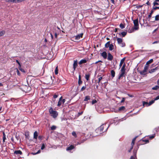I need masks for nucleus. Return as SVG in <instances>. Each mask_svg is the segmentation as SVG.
Instances as JSON below:
<instances>
[{"mask_svg": "<svg viewBox=\"0 0 159 159\" xmlns=\"http://www.w3.org/2000/svg\"><path fill=\"white\" fill-rule=\"evenodd\" d=\"M125 63H124L122 67L121 68V69L120 70V71L125 72Z\"/></svg>", "mask_w": 159, "mask_h": 159, "instance_id": "5701e85b", "label": "nucleus"}, {"mask_svg": "<svg viewBox=\"0 0 159 159\" xmlns=\"http://www.w3.org/2000/svg\"><path fill=\"white\" fill-rule=\"evenodd\" d=\"M77 66V60H74V63L73 64V68L74 70H75L76 67Z\"/></svg>", "mask_w": 159, "mask_h": 159, "instance_id": "f8f14e48", "label": "nucleus"}, {"mask_svg": "<svg viewBox=\"0 0 159 159\" xmlns=\"http://www.w3.org/2000/svg\"><path fill=\"white\" fill-rule=\"evenodd\" d=\"M86 88V85H85V86H83L82 87L81 89H80V91H84V90H85V89Z\"/></svg>", "mask_w": 159, "mask_h": 159, "instance_id": "a19ab883", "label": "nucleus"}, {"mask_svg": "<svg viewBox=\"0 0 159 159\" xmlns=\"http://www.w3.org/2000/svg\"><path fill=\"white\" fill-rule=\"evenodd\" d=\"M133 146H131V147L130 148V149L128 150L129 152H130L131 151V150L133 148Z\"/></svg>", "mask_w": 159, "mask_h": 159, "instance_id": "0e129e2a", "label": "nucleus"}, {"mask_svg": "<svg viewBox=\"0 0 159 159\" xmlns=\"http://www.w3.org/2000/svg\"><path fill=\"white\" fill-rule=\"evenodd\" d=\"M56 128V127L55 125H52L51 127V129L52 130H55Z\"/></svg>", "mask_w": 159, "mask_h": 159, "instance_id": "37998d69", "label": "nucleus"}, {"mask_svg": "<svg viewBox=\"0 0 159 159\" xmlns=\"http://www.w3.org/2000/svg\"><path fill=\"white\" fill-rule=\"evenodd\" d=\"M159 20V15H157L155 16V20L152 21V22H154L155 21H158Z\"/></svg>", "mask_w": 159, "mask_h": 159, "instance_id": "2f4dec72", "label": "nucleus"}, {"mask_svg": "<svg viewBox=\"0 0 159 159\" xmlns=\"http://www.w3.org/2000/svg\"><path fill=\"white\" fill-rule=\"evenodd\" d=\"M134 30H135L134 29V27L132 28L131 29H129L128 30V32L129 33H131L133 32L134 31Z\"/></svg>", "mask_w": 159, "mask_h": 159, "instance_id": "72a5a7b5", "label": "nucleus"}, {"mask_svg": "<svg viewBox=\"0 0 159 159\" xmlns=\"http://www.w3.org/2000/svg\"><path fill=\"white\" fill-rule=\"evenodd\" d=\"M118 30L119 31H120L121 30L118 28H115V32H117L118 31Z\"/></svg>", "mask_w": 159, "mask_h": 159, "instance_id": "bf43d9fd", "label": "nucleus"}, {"mask_svg": "<svg viewBox=\"0 0 159 159\" xmlns=\"http://www.w3.org/2000/svg\"><path fill=\"white\" fill-rule=\"evenodd\" d=\"M125 109V108L124 106H122L119 108V111H124Z\"/></svg>", "mask_w": 159, "mask_h": 159, "instance_id": "c9c22d12", "label": "nucleus"}, {"mask_svg": "<svg viewBox=\"0 0 159 159\" xmlns=\"http://www.w3.org/2000/svg\"><path fill=\"white\" fill-rule=\"evenodd\" d=\"M117 41L119 44L122 47H124L125 46V43L123 42V39L119 38H117Z\"/></svg>", "mask_w": 159, "mask_h": 159, "instance_id": "20e7f679", "label": "nucleus"}, {"mask_svg": "<svg viewBox=\"0 0 159 159\" xmlns=\"http://www.w3.org/2000/svg\"><path fill=\"white\" fill-rule=\"evenodd\" d=\"M109 127V126L107 127L106 125V124H103L101 125L99 127H98L99 129L102 131V133L104 132L107 131V129Z\"/></svg>", "mask_w": 159, "mask_h": 159, "instance_id": "7ed1b4c3", "label": "nucleus"}, {"mask_svg": "<svg viewBox=\"0 0 159 159\" xmlns=\"http://www.w3.org/2000/svg\"><path fill=\"white\" fill-rule=\"evenodd\" d=\"M113 58V57L112 55L110 53H109L108 54L107 60L109 61H111Z\"/></svg>", "mask_w": 159, "mask_h": 159, "instance_id": "9b49d317", "label": "nucleus"}, {"mask_svg": "<svg viewBox=\"0 0 159 159\" xmlns=\"http://www.w3.org/2000/svg\"><path fill=\"white\" fill-rule=\"evenodd\" d=\"M125 57H124L123 58L121 59L120 60V61L119 64V66L120 67L122 65L123 63L124 62L125 60Z\"/></svg>", "mask_w": 159, "mask_h": 159, "instance_id": "a211bd4d", "label": "nucleus"}, {"mask_svg": "<svg viewBox=\"0 0 159 159\" xmlns=\"http://www.w3.org/2000/svg\"><path fill=\"white\" fill-rule=\"evenodd\" d=\"M97 102V101L96 99H94L91 102L92 104L93 105L94 104L96 103Z\"/></svg>", "mask_w": 159, "mask_h": 159, "instance_id": "8fccbe9b", "label": "nucleus"}, {"mask_svg": "<svg viewBox=\"0 0 159 159\" xmlns=\"http://www.w3.org/2000/svg\"><path fill=\"white\" fill-rule=\"evenodd\" d=\"M87 60L86 59H82L79 61V65H81L82 64L85 63L87 62Z\"/></svg>", "mask_w": 159, "mask_h": 159, "instance_id": "f3484780", "label": "nucleus"}, {"mask_svg": "<svg viewBox=\"0 0 159 159\" xmlns=\"http://www.w3.org/2000/svg\"><path fill=\"white\" fill-rule=\"evenodd\" d=\"M155 136V134L149 136V138L150 139H152L154 138Z\"/></svg>", "mask_w": 159, "mask_h": 159, "instance_id": "6e6d98bb", "label": "nucleus"}, {"mask_svg": "<svg viewBox=\"0 0 159 159\" xmlns=\"http://www.w3.org/2000/svg\"><path fill=\"white\" fill-rule=\"evenodd\" d=\"M55 73L56 75H57L58 73V69L57 66L55 68Z\"/></svg>", "mask_w": 159, "mask_h": 159, "instance_id": "c03bdc74", "label": "nucleus"}, {"mask_svg": "<svg viewBox=\"0 0 159 159\" xmlns=\"http://www.w3.org/2000/svg\"><path fill=\"white\" fill-rule=\"evenodd\" d=\"M153 53L154 54H157V53H159V51H156L154 52Z\"/></svg>", "mask_w": 159, "mask_h": 159, "instance_id": "e2e57ef3", "label": "nucleus"}, {"mask_svg": "<svg viewBox=\"0 0 159 159\" xmlns=\"http://www.w3.org/2000/svg\"><path fill=\"white\" fill-rule=\"evenodd\" d=\"M125 72L121 71V73L119 75L118 80H120L122 77H125Z\"/></svg>", "mask_w": 159, "mask_h": 159, "instance_id": "0eeeda50", "label": "nucleus"}, {"mask_svg": "<svg viewBox=\"0 0 159 159\" xmlns=\"http://www.w3.org/2000/svg\"><path fill=\"white\" fill-rule=\"evenodd\" d=\"M120 27L122 29H124L125 27V25L122 23H121L120 25Z\"/></svg>", "mask_w": 159, "mask_h": 159, "instance_id": "09e8293b", "label": "nucleus"}, {"mask_svg": "<svg viewBox=\"0 0 159 159\" xmlns=\"http://www.w3.org/2000/svg\"><path fill=\"white\" fill-rule=\"evenodd\" d=\"M147 72V71L144 70H143L142 71H141L140 72V73L141 75H145L146 74V73Z\"/></svg>", "mask_w": 159, "mask_h": 159, "instance_id": "473e14b6", "label": "nucleus"}, {"mask_svg": "<svg viewBox=\"0 0 159 159\" xmlns=\"http://www.w3.org/2000/svg\"><path fill=\"white\" fill-rule=\"evenodd\" d=\"M14 153L16 154H20V155H22V152L20 150L15 151L14 152Z\"/></svg>", "mask_w": 159, "mask_h": 159, "instance_id": "412c9836", "label": "nucleus"}, {"mask_svg": "<svg viewBox=\"0 0 159 159\" xmlns=\"http://www.w3.org/2000/svg\"><path fill=\"white\" fill-rule=\"evenodd\" d=\"M148 102L143 101V106L146 105V106H147V105H148Z\"/></svg>", "mask_w": 159, "mask_h": 159, "instance_id": "49530a36", "label": "nucleus"}, {"mask_svg": "<svg viewBox=\"0 0 159 159\" xmlns=\"http://www.w3.org/2000/svg\"><path fill=\"white\" fill-rule=\"evenodd\" d=\"M3 142L4 143L5 141V140L6 139V136L4 132H3Z\"/></svg>", "mask_w": 159, "mask_h": 159, "instance_id": "c85d7f7f", "label": "nucleus"}, {"mask_svg": "<svg viewBox=\"0 0 159 159\" xmlns=\"http://www.w3.org/2000/svg\"><path fill=\"white\" fill-rule=\"evenodd\" d=\"M72 135L74 136L75 138L77 137V135L75 132L73 131L72 133Z\"/></svg>", "mask_w": 159, "mask_h": 159, "instance_id": "ea45409f", "label": "nucleus"}, {"mask_svg": "<svg viewBox=\"0 0 159 159\" xmlns=\"http://www.w3.org/2000/svg\"><path fill=\"white\" fill-rule=\"evenodd\" d=\"M62 98V96H61L59 98V100L58 102L57 106L58 107H60L61 106L62 104H63V103H62V101L61 99Z\"/></svg>", "mask_w": 159, "mask_h": 159, "instance_id": "2eb2a0df", "label": "nucleus"}, {"mask_svg": "<svg viewBox=\"0 0 159 159\" xmlns=\"http://www.w3.org/2000/svg\"><path fill=\"white\" fill-rule=\"evenodd\" d=\"M40 152H41L40 150H39L36 153L32 152V154H33V155H36V154H38L40 153Z\"/></svg>", "mask_w": 159, "mask_h": 159, "instance_id": "a18cd8bd", "label": "nucleus"}, {"mask_svg": "<svg viewBox=\"0 0 159 159\" xmlns=\"http://www.w3.org/2000/svg\"><path fill=\"white\" fill-rule=\"evenodd\" d=\"M148 6H150L151 5L150 3L148 1L146 3Z\"/></svg>", "mask_w": 159, "mask_h": 159, "instance_id": "69168bd1", "label": "nucleus"}, {"mask_svg": "<svg viewBox=\"0 0 159 159\" xmlns=\"http://www.w3.org/2000/svg\"><path fill=\"white\" fill-rule=\"evenodd\" d=\"M111 76L112 78H113L115 76V72L114 70H112L111 71Z\"/></svg>", "mask_w": 159, "mask_h": 159, "instance_id": "a878e982", "label": "nucleus"}, {"mask_svg": "<svg viewBox=\"0 0 159 159\" xmlns=\"http://www.w3.org/2000/svg\"><path fill=\"white\" fill-rule=\"evenodd\" d=\"M75 148V146L73 145H71L70 146L67 147L66 148V150L67 151H69L70 150H71Z\"/></svg>", "mask_w": 159, "mask_h": 159, "instance_id": "9d476101", "label": "nucleus"}, {"mask_svg": "<svg viewBox=\"0 0 159 159\" xmlns=\"http://www.w3.org/2000/svg\"><path fill=\"white\" fill-rule=\"evenodd\" d=\"M95 133H96L95 134V136H97L102 134V131H101V130L99 129V128H98L95 130Z\"/></svg>", "mask_w": 159, "mask_h": 159, "instance_id": "423d86ee", "label": "nucleus"}, {"mask_svg": "<svg viewBox=\"0 0 159 159\" xmlns=\"http://www.w3.org/2000/svg\"><path fill=\"white\" fill-rule=\"evenodd\" d=\"M16 139H17V141H18L19 139H20V137H19V135H16Z\"/></svg>", "mask_w": 159, "mask_h": 159, "instance_id": "13d9d810", "label": "nucleus"}, {"mask_svg": "<svg viewBox=\"0 0 159 159\" xmlns=\"http://www.w3.org/2000/svg\"><path fill=\"white\" fill-rule=\"evenodd\" d=\"M38 136V132L37 131L34 132V138L35 139H37Z\"/></svg>", "mask_w": 159, "mask_h": 159, "instance_id": "b1692460", "label": "nucleus"}, {"mask_svg": "<svg viewBox=\"0 0 159 159\" xmlns=\"http://www.w3.org/2000/svg\"><path fill=\"white\" fill-rule=\"evenodd\" d=\"M102 77H100L98 78V83L99 84V83L100 82L101 80H102Z\"/></svg>", "mask_w": 159, "mask_h": 159, "instance_id": "603ef678", "label": "nucleus"}, {"mask_svg": "<svg viewBox=\"0 0 159 159\" xmlns=\"http://www.w3.org/2000/svg\"><path fill=\"white\" fill-rule=\"evenodd\" d=\"M5 33V31L4 30H2L0 31V36L3 35Z\"/></svg>", "mask_w": 159, "mask_h": 159, "instance_id": "e433bc0d", "label": "nucleus"}, {"mask_svg": "<svg viewBox=\"0 0 159 159\" xmlns=\"http://www.w3.org/2000/svg\"><path fill=\"white\" fill-rule=\"evenodd\" d=\"M153 61V59H151L147 62L146 65H148L152 63Z\"/></svg>", "mask_w": 159, "mask_h": 159, "instance_id": "7c9ffc66", "label": "nucleus"}, {"mask_svg": "<svg viewBox=\"0 0 159 159\" xmlns=\"http://www.w3.org/2000/svg\"><path fill=\"white\" fill-rule=\"evenodd\" d=\"M45 147V144L44 143H43L42 144L41 147V150H43V149Z\"/></svg>", "mask_w": 159, "mask_h": 159, "instance_id": "5fc2aeb1", "label": "nucleus"}, {"mask_svg": "<svg viewBox=\"0 0 159 159\" xmlns=\"http://www.w3.org/2000/svg\"><path fill=\"white\" fill-rule=\"evenodd\" d=\"M159 89V86L158 85H156L155 86L152 88V89L153 90H156Z\"/></svg>", "mask_w": 159, "mask_h": 159, "instance_id": "4c0bfd02", "label": "nucleus"}, {"mask_svg": "<svg viewBox=\"0 0 159 159\" xmlns=\"http://www.w3.org/2000/svg\"><path fill=\"white\" fill-rule=\"evenodd\" d=\"M38 139L40 140H41L43 139V136L41 135L39 136Z\"/></svg>", "mask_w": 159, "mask_h": 159, "instance_id": "680f3d73", "label": "nucleus"}, {"mask_svg": "<svg viewBox=\"0 0 159 159\" xmlns=\"http://www.w3.org/2000/svg\"><path fill=\"white\" fill-rule=\"evenodd\" d=\"M148 66H147V65H146L145 66L144 68V70L147 71L148 70Z\"/></svg>", "mask_w": 159, "mask_h": 159, "instance_id": "3c124183", "label": "nucleus"}, {"mask_svg": "<svg viewBox=\"0 0 159 159\" xmlns=\"http://www.w3.org/2000/svg\"><path fill=\"white\" fill-rule=\"evenodd\" d=\"M133 23L134 25V27L135 30H138L139 29V25L138 19L134 20Z\"/></svg>", "mask_w": 159, "mask_h": 159, "instance_id": "39448f33", "label": "nucleus"}, {"mask_svg": "<svg viewBox=\"0 0 159 159\" xmlns=\"http://www.w3.org/2000/svg\"><path fill=\"white\" fill-rule=\"evenodd\" d=\"M90 75L89 74H86L85 75V78L87 81L89 80Z\"/></svg>", "mask_w": 159, "mask_h": 159, "instance_id": "393cba45", "label": "nucleus"}, {"mask_svg": "<svg viewBox=\"0 0 159 159\" xmlns=\"http://www.w3.org/2000/svg\"><path fill=\"white\" fill-rule=\"evenodd\" d=\"M138 137V136H136L133 139V140H132V142L131 144V146H134V143H135V141L136 138Z\"/></svg>", "mask_w": 159, "mask_h": 159, "instance_id": "aec40b11", "label": "nucleus"}, {"mask_svg": "<svg viewBox=\"0 0 159 159\" xmlns=\"http://www.w3.org/2000/svg\"><path fill=\"white\" fill-rule=\"evenodd\" d=\"M15 70H16V73H17V75L19 76H20V73L18 70L17 68H16Z\"/></svg>", "mask_w": 159, "mask_h": 159, "instance_id": "58836bf2", "label": "nucleus"}, {"mask_svg": "<svg viewBox=\"0 0 159 159\" xmlns=\"http://www.w3.org/2000/svg\"><path fill=\"white\" fill-rule=\"evenodd\" d=\"M154 11L152 9L151 11V12L148 15V17L147 18V19L149 21H150V19L152 17V15L154 12Z\"/></svg>", "mask_w": 159, "mask_h": 159, "instance_id": "6e6552de", "label": "nucleus"}, {"mask_svg": "<svg viewBox=\"0 0 159 159\" xmlns=\"http://www.w3.org/2000/svg\"><path fill=\"white\" fill-rule=\"evenodd\" d=\"M159 9V7H154L153 6L152 7V9L154 11L156 10L157 9Z\"/></svg>", "mask_w": 159, "mask_h": 159, "instance_id": "79ce46f5", "label": "nucleus"}, {"mask_svg": "<svg viewBox=\"0 0 159 159\" xmlns=\"http://www.w3.org/2000/svg\"><path fill=\"white\" fill-rule=\"evenodd\" d=\"M149 141L148 139H141L139 143L137 144V148L136 149H135V148L134 149V151H133V153L134 155V156H136V153L137 151V149H138L139 148V146L142 145H143L145 144L146 143H149Z\"/></svg>", "mask_w": 159, "mask_h": 159, "instance_id": "f257e3e1", "label": "nucleus"}, {"mask_svg": "<svg viewBox=\"0 0 159 159\" xmlns=\"http://www.w3.org/2000/svg\"><path fill=\"white\" fill-rule=\"evenodd\" d=\"M49 112L51 116L54 118H56L58 116V113L56 111H54L52 107H51Z\"/></svg>", "mask_w": 159, "mask_h": 159, "instance_id": "f03ea898", "label": "nucleus"}, {"mask_svg": "<svg viewBox=\"0 0 159 159\" xmlns=\"http://www.w3.org/2000/svg\"><path fill=\"white\" fill-rule=\"evenodd\" d=\"M7 2L15 3L17 2V0H8Z\"/></svg>", "mask_w": 159, "mask_h": 159, "instance_id": "de8ad7c7", "label": "nucleus"}, {"mask_svg": "<svg viewBox=\"0 0 159 159\" xmlns=\"http://www.w3.org/2000/svg\"><path fill=\"white\" fill-rule=\"evenodd\" d=\"M83 82L81 80V76L80 75L79 76V79L78 81V84L79 85H80Z\"/></svg>", "mask_w": 159, "mask_h": 159, "instance_id": "dca6fc26", "label": "nucleus"}, {"mask_svg": "<svg viewBox=\"0 0 159 159\" xmlns=\"http://www.w3.org/2000/svg\"><path fill=\"white\" fill-rule=\"evenodd\" d=\"M159 0H155L153 2V6H155L156 5H159Z\"/></svg>", "mask_w": 159, "mask_h": 159, "instance_id": "6ab92c4d", "label": "nucleus"}, {"mask_svg": "<svg viewBox=\"0 0 159 159\" xmlns=\"http://www.w3.org/2000/svg\"><path fill=\"white\" fill-rule=\"evenodd\" d=\"M90 99V97L89 96H86L85 97V98L84 99V101H87Z\"/></svg>", "mask_w": 159, "mask_h": 159, "instance_id": "cd10ccee", "label": "nucleus"}, {"mask_svg": "<svg viewBox=\"0 0 159 159\" xmlns=\"http://www.w3.org/2000/svg\"><path fill=\"white\" fill-rule=\"evenodd\" d=\"M159 43V41H155L153 42L152 43V44H154L157 43Z\"/></svg>", "mask_w": 159, "mask_h": 159, "instance_id": "774afa93", "label": "nucleus"}, {"mask_svg": "<svg viewBox=\"0 0 159 159\" xmlns=\"http://www.w3.org/2000/svg\"><path fill=\"white\" fill-rule=\"evenodd\" d=\"M145 5L144 4H143V5H137V6H136V7L137 8H140V7H143V6Z\"/></svg>", "mask_w": 159, "mask_h": 159, "instance_id": "864d4df0", "label": "nucleus"}, {"mask_svg": "<svg viewBox=\"0 0 159 159\" xmlns=\"http://www.w3.org/2000/svg\"><path fill=\"white\" fill-rule=\"evenodd\" d=\"M154 102L155 100H152L151 101H150L148 103V105H147V106L148 107L151 105L152 104L154 103Z\"/></svg>", "mask_w": 159, "mask_h": 159, "instance_id": "f704fd0d", "label": "nucleus"}, {"mask_svg": "<svg viewBox=\"0 0 159 159\" xmlns=\"http://www.w3.org/2000/svg\"><path fill=\"white\" fill-rule=\"evenodd\" d=\"M101 56L104 59H106L107 58V52H103L102 53H101Z\"/></svg>", "mask_w": 159, "mask_h": 159, "instance_id": "4468645a", "label": "nucleus"}, {"mask_svg": "<svg viewBox=\"0 0 159 159\" xmlns=\"http://www.w3.org/2000/svg\"><path fill=\"white\" fill-rule=\"evenodd\" d=\"M110 44V42L109 41L107 42L105 45V48H107L109 47Z\"/></svg>", "mask_w": 159, "mask_h": 159, "instance_id": "bb28decb", "label": "nucleus"}, {"mask_svg": "<svg viewBox=\"0 0 159 159\" xmlns=\"http://www.w3.org/2000/svg\"><path fill=\"white\" fill-rule=\"evenodd\" d=\"M159 69V67L158 66L156 67L155 68L151 69L149 71V73H152L156 71V70H157Z\"/></svg>", "mask_w": 159, "mask_h": 159, "instance_id": "1a4fd4ad", "label": "nucleus"}, {"mask_svg": "<svg viewBox=\"0 0 159 159\" xmlns=\"http://www.w3.org/2000/svg\"><path fill=\"white\" fill-rule=\"evenodd\" d=\"M120 35H121L123 37H124L127 34V32L123 31L119 34Z\"/></svg>", "mask_w": 159, "mask_h": 159, "instance_id": "4be33fe9", "label": "nucleus"}, {"mask_svg": "<svg viewBox=\"0 0 159 159\" xmlns=\"http://www.w3.org/2000/svg\"><path fill=\"white\" fill-rule=\"evenodd\" d=\"M58 96V94H55L53 96V98H54L55 99L56 98H57Z\"/></svg>", "mask_w": 159, "mask_h": 159, "instance_id": "4d7b16f0", "label": "nucleus"}, {"mask_svg": "<svg viewBox=\"0 0 159 159\" xmlns=\"http://www.w3.org/2000/svg\"><path fill=\"white\" fill-rule=\"evenodd\" d=\"M159 99V95L156 97V98L154 99V100L155 101V100H157Z\"/></svg>", "mask_w": 159, "mask_h": 159, "instance_id": "338daca9", "label": "nucleus"}, {"mask_svg": "<svg viewBox=\"0 0 159 159\" xmlns=\"http://www.w3.org/2000/svg\"><path fill=\"white\" fill-rule=\"evenodd\" d=\"M125 98H122V99L121 101V103H123L125 101Z\"/></svg>", "mask_w": 159, "mask_h": 159, "instance_id": "052dcab7", "label": "nucleus"}, {"mask_svg": "<svg viewBox=\"0 0 159 159\" xmlns=\"http://www.w3.org/2000/svg\"><path fill=\"white\" fill-rule=\"evenodd\" d=\"M83 33H82L79 34H78L77 36H75V39L77 40H78L80 38H82L83 37Z\"/></svg>", "mask_w": 159, "mask_h": 159, "instance_id": "ddd939ff", "label": "nucleus"}, {"mask_svg": "<svg viewBox=\"0 0 159 159\" xmlns=\"http://www.w3.org/2000/svg\"><path fill=\"white\" fill-rule=\"evenodd\" d=\"M109 48V50L110 51H111L114 49V45L112 44H111L110 45Z\"/></svg>", "mask_w": 159, "mask_h": 159, "instance_id": "c756f323", "label": "nucleus"}]
</instances>
